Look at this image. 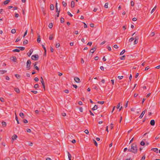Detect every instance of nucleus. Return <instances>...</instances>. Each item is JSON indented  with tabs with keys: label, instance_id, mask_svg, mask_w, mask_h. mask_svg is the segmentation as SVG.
I'll list each match as a JSON object with an SVG mask.
<instances>
[{
	"label": "nucleus",
	"instance_id": "56",
	"mask_svg": "<svg viewBox=\"0 0 160 160\" xmlns=\"http://www.w3.org/2000/svg\"><path fill=\"white\" fill-rule=\"evenodd\" d=\"M20 40V39L19 38H18L16 40L15 42H18Z\"/></svg>",
	"mask_w": 160,
	"mask_h": 160
},
{
	"label": "nucleus",
	"instance_id": "50",
	"mask_svg": "<svg viewBox=\"0 0 160 160\" xmlns=\"http://www.w3.org/2000/svg\"><path fill=\"white\" fill-rule=\"evenodd\" d=\"M23 122L25 123H27L28 122V121L27 119H24L23 120Z\"/></svg>",
	"mask_w": 160,
	"mask_h": 160
},
{
	"label": "nucleus",
	"instance_id": "6",
	"mask_svg": "<svg viewBox=\"0 0 160 160\" xmlns=\"http://www.w3.org/2000/svg\"><path fill=\"white\" fill-rule=\"evenodd\" d=\"M75 81L77 83H79L80 82V80L79 78L78 77H75L74 78Z\"/></svg>",
	"mask_w": 160,
	"mask_h": 160
},
{
	"label": "nucleus",
	"instance_id": "39",
	"mask_svg": "<svg viewBox=\"0 0 160 160\" xmlns=\"http://www.w3.org/2000/svg\"><path fill=\"white\" fill-rule=\"evenodd\" d=\"M94 144L95 146H98V143L96 142V141L95 140H93Z\"/></svg>",
	"mask_w": 160,
	"mask_h": 160
},
{
	"label": "nucleus",
	"instance_id": "45",
	"mask_svg": "<svg viewBox=\"0 0 160 160\" xmlns=\"http://www.w3.org/2000/svg\"><path fill=\"white\" fill-rule=\"evenodd\" d=\"M110 128L111 129H112L113 128V124L111 123L110 124Z\"/></svg>",
	"mask_w": 160,
	"mask_h": 160
},
{
	"label": "nucleus",
	"instance_id": "58",
	"mask_svg": "<svg viewBox=\"0 0 160 160\" xmlns=\"http://www.w3.org/2000/svg\"><path fill=\"white\" fill-rule=\"evenodd\" d=\"M27 132H31V130L30 129L28 128L27 129Z\"/></svg>",
	"mask_w": 160,
	"mask_h": 160
},
{
	"label": "nucleus",
	"instance_id": "18",
	"mask_svg": "<svg viewBox=\"0 0 160 160\" xmlns=\"http://www.w3.org/2000/svg\"><path fill=\"white\" fill-rule=\"evenodd\" d=\"M98 106L96 105H95L94 107L92 108V110L93 111H94L97 109Z\"/></svg>",
	"mask_w": 160,
	"mask_h": 160
},
{
	"label": "nucleus",
	"instance_id": "60",
	"mask_svg": "<svg viewBox=\"0 0 160 160\" xmlns=\"http://www.w3.org/2000/svg\"><path fill=\"white\" fill-rule=\"evenodd\" d=\"M131 6H134V2H133V1H132L131 2Z\"/></svg>",
	"mask_w": 160,
	"mask_h": 160
},
{
	"label": "nucleus",
	"instance_id": "48",
	"mask_svg": "<svg viewBox=\"0 0 160 160\" xmlns=\"http://www.w3.org/2000/svg\"><path fill=\"white\" fill-rule=\"evenodd\" d=\"M155 35V33L154 32H152L151 33L150 35V36L151 37Z\"/></svg>",
	"mask_w": 160,
	"mask_h": 160
},
{
	"label": "nucleus",
	"instance_id": "23",
	"mask_svg": "<svg viewBox=\"0 0 160 160\" xmlns=\"http://www.w3.org/2000/svg\"><path fill=\"white\" fill-rule=\"evenodd\" d=\"M33 67L34 69H35L38 71L39 70V68L36 65H34Z\"/></svg>",
	"mask_w": 160,
	"mask_h": 160
},
{
	"label": "nucleus",
	"instance_id": "8",
	"mask_svg": "<svg viewBox=\"0 0 160 160\" xmlns=\"http://www.w3.org/2000/svg\"><path fill=\"white\" fill-rule=\"evenodd\" d=\"M96 49V48L95 47L92 48L90 50V52H91V53H94V52H95V51Z\"/></svg>",
	"mask_w": 160,
	"mask_h": 160
},
{
	"label": "nucleus",
	"instance_id": "3",
	"mask_svg": "<svg viewBox=\"0 0 160 160\" xmlns=\"http://www.w3.org/2000/svg\"><path fill=\"white\" fill-rule=\"evenodd\" d=\"M32 59L34 60H37L38 58V54H35L32 55Z\"/></svg>",
	"mask_w": 160,
	"mask_h": 160
},
{
	"label": "nucleus",
	"instance_id": "16",
	"mask_svg": "<svg viewBox=\"0 0 160 160\" xmlns=\"http://www.w3.org/2000/svg\"><path fill=\"white\" fill-rule=\"evenodd\" d=\"M14 90L17 93H19L20 92L19 89L18 88H14Z\"/></svg>",
	"mask_w": 160,
	"mask_h": 160
},
{
	"label": "nucleus",
	"instance_id": "35",
	"mask_svg": "<svg viewBox=\"0 0 160 160\" xmlns=\"http://www.w3.org/2000/svg\"><path fill=\"white\" fill-rule=\"evenodd\" d=\"M156 8V6H155L152 9V10L151 12V13H152L155 11Z\"/></svg>",
	"mask_w": 160,
	"mask_h": 160
},
{
	"label": "nucleus",
	"instance_id": "1",
	"mask_svg": "<svg viewBox=\"0 0 160 160\" xmlns=\"http://www.w3.org/2000/svg\"><path fill=\"white\" fill-rule=\"evenodd\" d=\"M129 152H131L134 153H136L137 152L138 149L137 147V145L136 143H134L132 144L131 148L128 149Z\"/></svg>",
	"mask_w": 160,
	"mask_h": 160
},
{
	"label": "nucleus",
	"instance_id": "57",
	"mask_svg": "<svg viewBox=\"0 0 160 160\" xmlns=\"http://www.w3.org/2000/svg\"><path fill=\"white\" fill-rule=\"evenodd\" d=\"M120 103H119L118 104V105L117 107V109H118L120 107Z\"/></svg>",
	"mask_w": 160,
	"mask_h": 160
},
{
	"label": "nucleus",
	"instance_id": "12",
	"mask_svg": "<svg viewBox=\"0 0 160 160\" xmlns=\"http://www.w3.org/2000/svg\"><path fill=\"white\" fill-rule=\"evenodd\" d=\"M71 7L73 8L75 6V2L74 1H72L71 2Z\"/></svg>",
	"mask_w": 160,
	"mask_h": 160
},
{
	"label": "nucleus",
	"instance_id": "37",
	"mask_svg": "<svg viewBox=\"0 0 160 160\" xmlns=\"http://www.w3.org/2000/svg\"><path fill=\"white\" fill-rule=\"evenodd\" d=\"M108 2L106 3L104 5V7L105 8H108Z\"/></svg>",
	"mask_w": 160,
	"mask_h": 160
},
{
	"label": "nucleus",
	"instance_id": "33",
	"mask_svg": "<svg viewBox=\"0 0 160 160\" xmlns=\"http://www.w3.org/2000/svg\"><path fill=\"white\" fill-rule=\"evenodd\" d=\"M2 126L4 127H6L7 125V124L6 122H2Z\"/></svg>",
	"mask_w": 160,
	"mask_h": 160
},
{
	"label": "nucleus",
	"instance_id": "54",
	"mask_svg": "<svg viewBox=\"0 0 160 160\" xmlns=\"http://www.w3.org/2000/svg\"><path fill=\"white\" fill-rule=\"evenodd\" d=\"M60 44L59 43H57L56 45V47L57 48H58L60 46Z\"/></svg>",
	"mask_w": 160,
	"mask_h": 160
},
{
	"label": "nucleus",
	"instance_id": "49",
	"mask_svg": "<svg viewBox=\"0 0 160 160\" xmlns=\"http://www.w3.org/2000/svg\"><path fill=\"white\" fill-rule=\"evenodd\" d=\"M15 76L17 78H20V75L18 74H15Z\"/></svg>",
	"mask_w": 160,
	"mask_h": 160
},
{
	"label": "nucleus",
	"instance_id": "26",
	"mask_svg": "<svg viewBox=\"0 0 160 160\" xmlns=\"http://www.w3.org/2000/svg\"><path fill=\"white\" fill-rule=\"evenodd\" d=\"M125 52V49H123L122 51L120 52V55H123Z\"/></svg>",
	"mask_w": 160,
	"mask_h": 160
},
{
	"label": "nucleus",
	"instance_id": "7",
	"mask_svg": "<svg viewBox=\"0 0 160 160\" xmlns=\"http://www.w3.org/2000/svg\"><path fill=\"white\" fill-rule=\"evenodd\" d=\"M152 150H153L154 152H156L157 153H158V149L156 148H153L151 149Z\"/></svg>",
	"mask_w": 160,
	"mask_h": 160
},
{
	"label": "nucleus",
	"instance_id": "24",
	"mask_svg": "<svg viewBox=\"0 0 160 160\" xmlns=\"http://www.w3.org/2000/svg\"><path fill=\"white\" fill-rule=\"evenodd\" d=\"M12 52H20V50L19 49H14L12 50Z\"/></svg>",
	"mask_w": 160,
	"mask_h": 160
},
{
	"label": "nucleus",
	"instance_id": "34",
	"mask_svg": "<svg viewBox=\"0 0 160 160\" xmlns=\"http://www.w3.org/2000/svg\"><path fill=\"white\" fill-rule=\"evenodd\" d=\"M53 27V24L52 23H50L49 25V28L50 29H51Z\"/></svg>",
	"mask_w": 160,
	"mask_h": 160
},
{
	"label": "nucleus",
	"instance_id": "59",
	"mask_svg": "<svg viewBox=\"0 0 160 160\" xmlns=\"http://www.w3.org/2000/svg\"><path fill=\"white\" fill-rule=\"evenodd\" d=\"M123 76H118V78L119 79H121L122 78H123Z\"/></svg>",
	"mask_w": 160,
	"mask_h": 160
},
{
	"label": "nucleus",
	"instance_id": "53",
	"mask_svg": "<svg viewBox=\"0 0 160 160\" xmlns=\"http://www.w3.org/2000/svg\"><path fill=\"white\" fill-rule=\"evenodd\" d=\"M145 158V156L143 155L142 158L141 160H144Z\"/></svg>",
	"mask_w": 160,
	"mask_h": 160
},
{
	"label": "nucleus",
	"instance_id": "5",
	"mask_svg": "<svg viewBox=\"0 0 160 160\" xmlns=\"http://www.w3.org/2000/svg\"><path fill=\"white\" fill-rule=\"evenodd\" d=\"M17 138V135L16 134H14L12 136V139L13 141H14Z\"/></svg>",
	"mask_w": 160,
	"mask_h": 160
},
{
	"label": "nucleus",
	"instance_id": "10",
	"mask_svg": "<svg viewBox=\"0 0 160 160\" xmlns=\"http://www.w3.org/2000/svg\"><path fill=\"white\" fill-rule=\"evenodd\" d=\"M155 122L154 120H152L150 121V124L152 126H154L155 125Z\"/></svg>",
	"mask_w": 160,
	"mask_h": 160
},
{
	"label": "nucleus",
	"instance_id": "31",
	"mask_svg": "<svg viewBox=\"0 0 160 160\" xmlns=\"http://www.w3.org/2000/svg\"><path fill=\"white\" fill-rule=\"evenodd\" d=\"M64 21V19L63 18H62L60 19V22L61 23H63Z\"/></svg>",
	"mask_w": 160,
	"mask_h": 160
},
{
	"label": "nucleus",
	"instance_id": "62",
	"mask_svg": "<svg viewBox=\"0 0 160 160\" xmlns=\"http://www.w3.org/2000/svg\"><path fill=\"white\" fill-rule=\"evenodd\" d=\"M19 16V15L18 14L16 13L15 14V17L16 18H18Z\"/></svg>",
	"mask_w": 160,
	"mask_h": 160
},
{
	"label": "nucleus",
	"instance_id": "61",
	"mask_svg": "<svg viewBox=\"0 0 160 160\" xmlns=\"http://www.w3.org/2000/svg\"><path fill=\"white\" fill-rule=\"evenodd\" d=\"M90 26L91 27L93 28L94 27V24L93 23H91L90 24Z\"/></svg>",
	"mask_w": 160,
	"mask_h": 160
},
{
	"label": "nucleus",
	"instance_id": "29",
	"mask_svg": "<svg viewBox=\"0 0 160 160\" xmlns=\"http://www.w3.org/2000/svg\"><path fill=\"white\" fill-rule=\"evenodd\" d=\"M19 115L22 118H24V114L23 113L20 112L19 114Z\"/></svg>",
	"mask_w": 160,
	"mask_h": 160
},
{
	"label": "nucleus",
	"instance_id": "2",
	"mask_svg": "<svg viewBox=\"0 0 160 160\" xmlns=\"http://www.w3.org/2000/svg\"><path fill=\"white\" fill-rule=\"evenodd\" d=\"M31 62L30 60H28L27 62V70H29L30 69V65Z\"/></svg>",
	"mask_w": 160,
	"mask_h": 160
},
{
	"label": "nucleus",
	"instance_id": "55",
	"mask_svg": "<svg viewBox=\"0 0 160 160\" xmlns=\"http://www.w3.org/2000/svg\"><path fill=\"white\" fill-rule=\"evenodd\" d=\"M92 42H89L88 44H87V45H89V46H91V45L92 44Z\"/></svg>",
	"mask_w": 160,
	"mask_h": 160
},
{
	"label": "nucleus",
	"instance_id": "44",
	"mask_svg": "<svg viewBox=\"0 0 160 160\" xmlns=\"http://www.w3.org/2000/svg\"><path fill=\"white\" fill-rule=\"evenodd\" d=\"M104 101H98V103H99V104H104Z\"/></svg>",
	"mask_w": 160,
	"mask_h": 160
},
{
	"label": "nucleus",
	"instance_id": "41",
	"mask_svg": "<svg viewBox=\"0 0 160 160\" xmlns=\"http://www.w3.org/2000/svg\"><path fill=\"white\" fill-rule=\"evenodd\" d=\"M15 119H16V120L17 121V123L18 124H19V122L18 118V117L16 115V116Z\"/></svg>",
	"mask_w": 160,
	"mask_h": 160
},
{
	"label": "nucleus",
	"instance_id": "15",
	"mask_svg": "<svg viewBox=\"0 0 160 160\" xmlns=\"http://www.w3.org/2000/svg\"><path fill=\"white\" fill-rule=\"evenodd\" d=\"M12 59H11L14 62H16L17 60V58L15 56H13L12 57Z\"/></svg>",
	"mask_w": 160,
	"mask_h": 160
},
{
	"label": "nucleus",
	"instance_id": "27",
	"mask_svg": "<svg viewBox=\"0 0 160 160\" xmlns=\"http://www.w3.org/2000/svg\"><path fill=\"white\" fill-rule=\"evenodd\" d=\"M11 32L12 33L14 34L16 32V30L14 29H12Z\"/></svg>",
	"mask_w": 160,
	"mask_h": 160
},
{
	"label": "nucleus",
	"instance_id": "52",
	"mask_svg": "<svg viewBox=\"0 0 160 160\" xmlns=\"http://www.w3.org/2000/svg\"><path fill=\"white\" fill-rule=\"evenodd\" d=\"M68 14L71 17H72V15L70 13V12H68Z\"/></svg>",
	"mask_w": 160,
	"mask_h": 160
},
{
	"label": "nucleus",
	"instance_id": "43",
	"mask_svg": "<svg viewBox=\"0 0 160 160\" xmlns=\"http://www.w3.org/2000/svg\"><path fill=\"white\" fill-rule=\"evenodd\" d=\"M0 100L2 102H4V99L2 98H0Z\"/></svg>",
	"mask_w": 160,
	"mask_h": 160
},
{
	"label": "nucleus",
	"instance_id": "25",
	"mask_svg": "<svg viewBox=\"0 0 160 160\" xmlns=\"http://www.w3.org/2000/svg\"><path fill=\"white\" fill-rule=\"evenodd\" d=\"M62 4L63 5V6L64 7H66V6H67V3L65 2L64 1H63L62 2Z\"/></svg>",
	"mask_w": 160,
	"mask_h": 160
},
{
	"label": "nucleus",
	"instance_id": "36",
	"mask_svg": "<svg viewBox=\"0 0 160 160\" xmlns=\"http://www.w3.org/2000/svg\"><path fill=\"white\" fill-rule=\"evenodd\" d=\"M134 38L132 37L129 39V42H132L134 40Z\"/></svg>",
	"mask_w": 160,
	"mask_h": 160
},
{
	"label": "nucleus",
	"instance_id": "21",
	"mask_svg": "<svg viewBox=\"0 0 160 160\" xmlns=\"http://www.w3.org/2000/svg\"><path fill=\"white\" fill-rule=\"evenodd\" d=\"M18 48H19V50H20L22 51H23L25 49V48L24 47H18Z\"/></svg>",
	"mask_w": 160,
	"mask_h": 160
},
{
	"label": "nucleus",
	"instance_id": "19",
	"mask_svg": "<svg viewBox=\"0 0 160 160\" xmlns=\"http://www.w3.org/2000/svg\"><path fill=\"white\" fill-rule=\"evenodd\" d=\"M53 37V35L52 34H50L49 37V39L50 40H52V39Z\"/></svg>",
	"mask_w": 160,
	"mask_h": 160
},
{
	"label": "nucleus",
	"instance_id": "38",
	"mask_svg": "<svg viewBox=\"0 0 160 160\" xmlns=\"http://www.w3.org/2000/svg\"><path fill=\"white\" fill-rule=\"evenodd\" d=\"M38 87V84H35L34 86V88L35 89H37Z\"/></svg>",
	"mask_w": 160,
	"mask_h": 160
},
{
	"label": "nucleus",
	"instance_id": "28",
	"mask_svg": "<svg viewBox=\"0 0 160 160\" xmlns=\"http://www.w3.org/2000/svg\"><path fill=\"white\" fill-rule=\"evenodd\" d=\"M28 41L27 40H25L23 42V44L24 45H26L28 44Z\"/></svg>",
	"mask_w": 160,
	"mask_h": 160
},
{
	"label": "nucleus",
	"instance_id": "46",
	"mask_svg": "<svg viewBox=\"0 0 160 160\" xmlns=\"http://www.w3.org/2000/svg\"><path fill=\"white\" fill-rule=\"evenodd\" d=\"M27 32H28V29H27L23 35V38H24L25 37V36L27 35Z\"/></svg>",
	"mask_w": 160,
	"mask_h": 160
},
{
	"label": "nucleus",
	"instance_id": "42",
	"mask_svg": "<svg viewBox=\"0 0 160 160\" xmlns=\"http://www.w3.org/2000/svg\"><path fill=\"white\" fill-rule=\"evenodd\" d=\"M60 12V10H59L58 11V12H56L57 13V18H58V17H59Z\"/></svg>",
	"mask_w": 160,
	"mask_h": 160
},
{
	"label": "nucleus",
	"instance_id": "13",
	"mask_svg": "<svg viewBox=\"0 0 160 160\" xmlns=\"http://www.w3.org/2000/svg\"><path fill=\"white\" fill-rule=\"evenodd\" d=\"M10 2V0H6L5 1H4L3 3V4L4 5H6V4H7L8 3Z\"/></svg>",
	"mask_w": 160,
	"mask_h": 160
},
{
	"label": "nucleus",
	"instance_id": "14",
	"mask_svg": "<svg viewBox=\"0 0 160 160\" xmlns=\"http://www.w3.org/2000/svg\"><path fill=\"white\" fill-rule=\"evenodd\" d=\"M7 71L5 70H2L0 71V74H3L7 72Z\"/></svg>",
	"mask_w": 160,
	"mask_h": 160
},
{
	"label": "nucleus",
	"instance_id": "11",
	"mask_svg": "<svg viewBox=\"0 0 160 160\" xmlns=\"http://www.w3.org/2000/svg\"><path fill=\"white\" fill-rule=\"evenodd\" d=\"M37 41L38 43H39L41 41L40 36L39 34H38V37Z\"/></svg>",
	"mask_w": 160,
	"mask_h": 160
},
{
	"label": "nucleus",
	"instance_id": "63",
	"mask_svg": "<svg viewBox=\"0 0 160 160\" xmlns=\"http://www.w3.org/2000/svg\"><path fill=\"white\" fill-rule=\"evenodd\" d=\"M64 92L66 93H68L69 92V90L68 89L64 90Z\"/></svg>",
	"mask_w": 160,
	"mask_h": 160
},
{
	"label": "nucleus",
	"instance_id": "40",
	"mask_svg": "<svg viewBox=\"0 0 160 160\" xmlns=\"http://www.w3.org/2000/svg\"><path fill=\"white\" fill-rule=\"evenodd\" d=\"M41 82L42 84L44 83V80H43V78L42 77H41Z\"/></svg>",
	"mask_w": 160,
	"mask_h": 160
},
{
	"label": "nucleus",
	"instance_id": "47",
	"mask_svg": "<svg viewBox=\"0 0 160 160\" xmlns=\"http://www.w3.org/2000/svg\"><path fill=\"white\" fill-rule=\"evenodd\" d=\"M145 144V142L143 141H142L141 142V143H140V144L142 145V146H144Z\"/></svg>",
	"mask_w": 160,
	"mask_h": 160
},
{
	"label": "nucleus",
	"instance_id": "32",
	"mask_svg": "<svg viewBox=\"0 0 160 160\" xmlns=\"http://www.w3.org/2000/svg\"><path fill=\"white\" fill-rule=\"evenodd\" d=\"M126 56L125 55H123L122 57H121L120 58L121 60H124L125 59Z\"/></svg>",
	"mask_w": 160,
	"mask_h": 160
},
{
	"label": "nucleus",
	"instance_id": "51",
	"mask_svg": "<svg viewBox=\"0 0 160 160\" xmlns=\"http://www.w3.org/2000/svg\"><path fill=\"white\" fill-rule=\"evenodd\" d=\"M84 132L87 134L89 133V132L88 130H86L84 131Z\"/></svg>",
	"mask_w": 160,
	"mask_h": 160
},
{
	"label": "nucleus",
	"instance_id": "4",
	"mask_svg": "<svg viewBox=\"0 0 160 160\" xmlns=\"http://www.w3.org/2000/svg\"><path fill=\"white\" fill-rule=\"evenodd\" d=\"M145 112H146V110H145L142 112V113H141V114L139 116V118H142L143 116V115L144 114Z\"/></svg>",
	"mask_w": 160,
	"mask_h": 160
},
{
	"label": "nucleus",
	"instance_id": "64",
	"mask_svg": "<svg viewBox=\"0 0 160 160\" xmlns=\"http://www.w3.org/2000/svg\"><path fill=\"white\" fill-rule=\"evenodd\" d=\"M34 80L36 82H37L38 81V78L36 77L34 78Z\"/></svg>",
	"mask_w": 160,
	"mask_h": 160
},
{
	"label": "nucleus",
	"instance_id": "9",
	"mask_svg": "<svg viewBox=\"0 0 160 160\" xmlns=\"http://www.w3.org/2000/svg\"><path fill=\"white\" fill-rule=\"evenodd\" d=\"M33 52V50L32 49H31L29 52L28 53V55L29 57H30L31 54H32V52Z\"/></svg>",
	"mask_w": 160,
	"mask_h": 160
},
{
	"label": "nucleus",
	"instance_id": "22",
	"mask_svg": "<svg viewBox=\"0 0 160 160\" xmlns=\"http://www.w3.org/2000/svg\"><path fill=\"white\" fill-rule=\"evenodd\" d=\"M50 9L51 10H52L54 9V7L53 4H51L50 6Z\"/></svg>",
	"mask_w": 160,
	"mask_h": 160
},
{
	"label": "nucleus",
	"instance_id": "30",
	"mask_svg": "<svg viewBox=\"0 0 160 160\" xmlns=\"http://www.w3.org/2000/svg\"><path fill=\"white\" fill-rule=\"evenodd\" d=\"M57 4H58V3H57V2H56V5H55V7H56V12H58V10H59L58 9Z\"/></svg>",
	"mask_w": 160,
	"mask_h": 160
},
{
	"label": "nucleus",
	"instance_id": "20",
	"mask_svg": "<svg viewBox=\"0 0 160 160\" xmlns=\"http://www.w3.org/2000/svg\"><path fill=\"white\" fill-rule=\"evenodd\" d=\"M68 156L69 160H71L72 156L69 152H68Z\"/></svg>",
	"mask_w": 160,
	"mask_h": 160
},
{
	"label": "nucleus",
	"instance_id": "17",
	"mask_svg": "<svg viewBox=\"0 0 160 160\" xmlns=\"http://www.w3.org/2000/svg\"><path fill=\"white\" fill-rule=\"evenodd\" d=\"M19 160H27L24 157L21 156L19 157Z\"/></svg>",
	"mask_w": 160,
	"mask_h": 160
}]
</instances>
